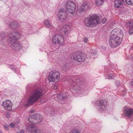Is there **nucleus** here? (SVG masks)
<instances>
[{"instance_id":"nucleus-1","label":"nucleus","mask_w":133,"mask_h":133,"mask_svg":"<svg viewBox=\"0 0 133 133\" xmlns=\"http://www.w3.org/2000/svg\"><path fill=\"white\" fill-rule=\"evenodd\" d=\"M109 45L112 48L119 46L122 41L123 33L122 30L119 28L114 29L110 33Z\"/></svg>"},{"instance_id":"nucleus-2","label":"nucleus","mask_w":133,"mask_h":133,"mask_svg":"<svg viewBox=\"0 0 133 133\" xmlns=\"http://www.w3.org/2000/svg\"><path fill=\"white\" fill-rule=\"evenodd\" d=\"M8 39L6 41L7 44L12 48L19 50L22 48L21 44L16 41L21 36L20 34L16 31L10 32L8 34Z\"/></svg>"},{"instance_id":"nucleus-3","label":"nucleus","mask_w":133,"mask_h":133,"mask_svg":"<svg viewBox=\"0 0 133 133\" xmlns=\"http://www.w3.org/2000/svg\"><path fill=\"white\" fill-rule=\"evenodd\" d=\"M43 95L42 90L41 89H36L32 93L25 104V106H28L34 103L38 99H39Z\"/></svg>"},{"instance_id":"nucleus-4","label":"nucleus","mask_w":133,"mask_h":133,"mask_svg":"<svg viewBox=\"0 0 133 133\" xmlns=\"http://www.w3.org/2000/svg\"><path fill=\"white\" fill-rule=\"evenodd\" d=\"M101 22L99 17L97 16H94L90 18H86L84 23L87 26L92 27L98 25Z\"/></svg>"},{"instance_id":"nucleus-5","label":"nucleus","mask_w":133,"mask_h":133,"mask_svg":"<svg viewBox=\"0 0 133 133\" xmlns=\"http://www.w3.org/2000/svg\"><path fill=\"white\" fill-rule=\"evenodd\" d=\"M76 7V4L74 2L69 1L66 3V11L70 14L73 15L75 14Z\"/></svg>"},{"instance_id":"nucleus-6","label":"nucleus","mask_w":133,"mask_h":133,"mask_svg":"<svg viewBox=\"0 0 133 133\" xmlns=\"http://www.w3.org/2000/svg\"><path fill=\"white\" fill-rule=\"evenodd\" d=\"M42 120V116L38 114H35L30 116L28 118L29 122L32 124H37Z\"/></svg>"},{"instance_id":"nucleus-7","label":"nucleus","mask_w":133,"mask_h":133,"mask_svg":"<svg viewBox=\"0 0 133 133\" xmlns=\"http://www.w3.org/2000/svg\"><path fill=\"white\" fill-rule=\"evenodd\" d=\"M60 78V74L57 72H51L48 77V79L49 82H57Z\"/></svg>"},{"instance_id":"nucleus-8","label":"nucleus","mask_w":133,"mask_h":133,"mask_svg":"<svg viewBox=\"0 0 133 133\" xmlns=\"http://www.w3.org/2000/svg\"><path fill=\"white\" fill-rule=\"evenodd\" d=\"M52 43L55 45L58 44L62 45L64 43L63 37L60 35H57L54 36L52 38Z\"/></svg>"},{"instance_id":"nucleus-9","label":"nucleus","mask_w":133,"mask_h":133,"mask_svg":"<svg viewBox=\"0 0 133 133\" xmlns=\"http://www.w3.org/2000/svg\"><path fill=\"white\" fill-rule=\"evenodd\" d=\"M64 10V9H61L59 10L57 14L58 20L61 22H65L67 19V15Z\"/></svg>"},{"instance_id":"nucleus-10","label":"nucleus","mask_w":133,"mask_h":133,"mask_svg":"<svg viewBox=\"0 0 133 133\" xmlns=\"http://www.w3.org/2000/svg\"><path fill=\"white\" fill-rule=\"evenodd\" d=\"M74 59L79 62H83L86 58V56L85 54L79 52H76L73 55Z\"/></svg>"},{"instance_id":"nucleus-11","label":"nucleus","mask_w":133,"mask_h":133,"mask_svg":"<svg viewBox=\"0 0 133 133\" xmlns=\"http://www.w3.org/2000/svg\"><path fill=\"white\" fill-rule=\"evenodd\" d=\"M1 105L4 109L6 110L10 111L12 110V103L9 100H6L3 101Z\"/></svg>"},{"instance_id":"nucleus-12","label":"nucleus","mask_w":133,"mask_h":133,"mask_svg":"<svg viewBox=\"0 0 133 133\" xmlns=\"http://www.w3.org/2000/svg\"><path fill=\"white\" fill-rule=\"evenodd\" d=\"M123 115L127 116L129 118H130L133 115V109L131 108L124 107L123 109Z\"/></svg>"},{"instance_id":"nucleus-13","label":"nucleus","mask_w":133,"mask_h":133,"mask_svg":"<svg viewBox=\"0 0 133 133\" xmlns=\"http://www.w3.org/2000/svg\"><path fill=\"white\" fill-rule=\"evenodd\" d=\"M34 127L35 126L33 125H29L26 126V129L28 132H32V133H45L39 129L35 130L34 129Z\"/></svg>"},{"instance_id":"nucleus-14","label":"nucleus","mask_w":133,"mask_h":133,"mask_svg":"<svg viewBox=\"0 0 133 133\" xmlns=\"http://www.w3.org/2000/svg\"><path fill=\"white\" fill-rule=\"evenodd\" d=\"M107 103L104 100H100L98 102V108L100 111H103L106 107Z\"/></svg>"},{"instance_id":"nucleus-15","label":"nucleus","mask_w":133,"mask_h":133,"mask_svg":"<svg viewBox=\"0 0 133 133\" xmlns=\"http://www.w3.org/2000/svg\"><path fill=\"white\" fill-rule=\"evenodd\" d=\"M124 2V0H115L114 6L116 8H120L123 5Z\"/></svg>"},{"instance_id":"nucleus-16","label":"nucleus","mask_w":133,"mask_h":133,"mask_svg":"<svg viewBox=\"0 0 133 133\" xmlns=\"http://www.w3.org/2000/svg\"><path fill=\"white\" fill-rule=\"evenodd\" d=\"M70 28L69 25H65L61 28L60 31L62 33L63 32L65 34H67L68 33V31Z\"/></svg>"},{"instance_id":"nucleus-17","label":"nucleus","mask_w":133,"mask_h":133,"mask_svg":"<svg viewBox=\"0 0 133 133\" xmlns=\"http://www.w3.org/2000/svg\"><path fill=\"white\" fill-rule=\"evenodd\" d=\"M44 24L45 26L47 28H54V27L52 25L51 21L50 19H45L44 22Z\"/></svg>"},{"instance_id":"nucleus-18","label":"nucleus","mask_w":133,"mask_h":133,"mask_svg":"<svg viewBox=\"0 0 133 133\" xmlns=\"http://www.w3.org/2000/svg\"><path fill=\"white\" fill-rule=\"evenodd\" d=\"M19 25L18 23L15 21H12L9 24L10 27L12 29H15L18 27Z\"/></svg>"},{"instance_id":"nucleus-19","label":"nucleus","mask_w":133,"mask_h":133,"mask_svg":"<svg viewBox=\"0 0 133 133\" xmlns=\"http://www.w3.org/2000/svg\"><path fill=\"white\" fill-rule=\"evenodd\" d=\"M81 6L85 11L88 10L90 9L89 5L87 2H83L81 5Z\"/></svg>"},{"instance_id":"nucleus-20","label":"nucleus","mask_w":133,"mask_h":133,"mask_svg":"<svg viewBox=\"0 0 133 133\" xmlns=\"http://www.w3.org/2000/svg\"><path fill=\"white\" fill-rule=\"evenodd\" d=\"M72 82V80H71V81H70V82H69V84L70 85L69 86V87L71 90V92L73 91V90H75V87H76L75 86V83L73 82Z\"/></svg>"},{"instance_id":"nucleus-21","label":"nucleus","mask_w":133,"mask_h":133,"mask_svg":"<svg viewBox=\"0 0 133 133\" xmlns=\"http://www.w3.org/2000/svg\"><path fill=\"white\" fill-rule=\"evenodd\" d=\"M104 2V0H95V3L97 6H99L102 5Z\"/></svg>"},{"instance_id":"nucleus-22","label":"nucleus","mask_w":133,"mask_h":133,"mask_svg":"<svg viewBox=\"0 0 133 133\" xmlns=\"http://www.w3.org/2000/svg\"><path fill=\"white\" fill-rule=\"evenodd\" d=\"M115 76V74H114V75H113L111 73H109L107 75L106 77L108 79H111L113 78Z\"/></svg>"},{"instance_id":"nucleus-23","label":"nucleus","mask_w":133,"mask_h":133,"mask_svg":"<svg viewBox=\"0 0 133 133\" xmlns=\"http://www.w3.org/2000/svg\"><path fill=\"white\" fill-rule=\"evenodd\" d=\"M85 11L83 9V8L82 7L81 5L77 9V12L79 14H81L83 11Z\"/></svg>"},{"instance_id":"nucleus-24","label":"nucleus","mask_w":133,"mask_h":133,"mask_svg":"<svg viewBox=\"0 0 133 133\" xmlns=\"http://www.w3.org/2000/svg\"><path fill=\"white\" fill-rule=\"evenodd\" d=\"M65 98V95L64 94H63L60 95H58L57 96V99L58 100L60 101L61 100Z\"/></svg>"},{"instance_id":"nucleus-25","label":"nucleus","mask_w":133,"mask_h":133,"mask_svg":"<svg viewBox=\"0 0 133 133\" xmlns=\"http://www.w3.org/2000/svg\"><path fill=\"white\" fill-rule=\"evenodd\" d=\"M126 25L129 28H133V21H131L126 23Z\"/></svg>"},{"instance_id":"nucleus-26","label":"nucleus","mask_w":133,"mask_h":133,"mask_svg":"<svg viewBox=\"0 0 133 133\" xmlns=\"http://www.w3.org/2000/svg\"><path fill=\"white\" fill-rule=\"evenodd\" d=\"M70 133H81V132L77 129H74L71 131Z\"/></svg>"},{"instance_id":"nucleus-27","label":"nucleus","mask_w":133,"mask_h":133,"mask_svg":"<svg viewBox=\"0 0 133 133\" xmlns=\"http://www.w3.org/2000/svg\"><path fill=\"white\" fill-rule=\"evenodd\" d=\"M97 53V51L95 49H91L90 50V54L92 55H95Z\"/></svg>"},{"instance_id":"nucleus-28","label":"nucleus","mask_w":133,"mask_h":133,"mask_svg":"<svg viewBox=\"0 0 133 133\" xmlns=\"http://www.w3.org/2000/svg\"><path fill=\"white\" fill-rule=\"evenodd\" d=\"M126 3L128 4L131 5L133 4V0H125Z\"/></svg>"},{"instance_id":"nucleus-29","label":"nucleus","mask_w":133,"mask_h":133,"mask_svg":"<svg viewBox=\"0 0 133 133\" xmlns=\"http://www.w3.org/2000/svg\"><path fill=\"white\" fill-rule=\"evenodd\" d=\"M129 32L130 34L133 33V28H130Z\"/></svg>"},{"instance_id":"nucleus-30","label":"nucleus","mask_w":133,"mask_h":133,"mask_svg":"<svg viewBox=\"0 0 133 133\" xmlns=\"http://www.w3.org/2000/svg\"><path fill=\"white\" fill-rule=\"evenodd\" d=\"M9 125L7 124L3 126L4 129L7 130L9 129Z\"/></svg>"},{"instance_id":"nucleus-31","label":"nucleus","mask_w":133,"mask_h":133,"mask_svg":"<svg viewBox=\"0 0 133 133\" xmlns=\"http://www.w3.org/2000/svg\"><path fill=\"white\" fill-rule=\"evenodd\" d=\"M83 41L84 43H87L88 41V39L87 38H85L83 39Z\"/></svg>"},{"instance_id":"nucleus-32","label":"nucleus","mask_w":133,"mask_h":133,"mask_svg":"<svg viewBox=\"0 0 133 133\" xmlns=\"http://www.w3.org/2000/svg\"><path fill=\"white\" fill-rule=\"evenodd\" d=\"M107 21V19L106 18H104L102 21V22L103 24H104Z\"/></svg>"},{"instance_id":"nucleus-33","label":"nucleus","mask_w":133,"mask_h":133,"mask_svg":"<svg viewBox=\"0 0 133 133\" xmlns=\"http://www.w3.org/2000/svg\"><path fill=\"white\" fill-rule=\"evenodd\" d=\"M115 85H117V86H118V85H119L120 84V82L119 81H116V82H115Z\"/></svg>"},{"instance_id":"nucleus-34","label":"nucleus","mask_w":133,"mask_h":133,"mask_svg":"<svg viewBox=\"0 0 133 133\" xmlns=\"http://www.w3.org/2000/svg\"><path fill=\"white\" fill-rule=\"evenodd\" d=\"M5 116L6 118H9L10 117V114L9 113H6Z\"/></svg>"},{"instance_id":"nucleus-35","label":"nucleus","mask_w":133,"mask_h":133,"mask_svg":"<svg viewBox=\"0 0 133 133\" xmlns=\"http://www.w3.org/2000/svg\"><path fill=\"white\" fill-rule=\"evenodd\" d=\"M10 127L13 128L15 127L14 124L13 123H11L10 124Z\"/></svg>"},{"instance_id":"nucleus-36","label":"nucleus","mask_w":133,"mask_h":133,"mask_svg":"<svg viewBox=\"0 0 133 133\" xmlns=\"http://www.w3.org/2000/svg\"><path fill=\"white\" fill-rule=\"evenodd\" d=\"M10 68L12 70H14L15 69H14V68L13 65H11L10 66Z\"/></svg>"},{"instance_id":"nucleus-37","label":"nucleus","mask_w":133,"mask_h":133,"mask_svg":"<svg viewBox=\"0 0 133 133\" xmlns=\"http://www.w3.org/2000/svg\"><path fill=\"white\" fill-rule=\"evenodd\" d=\"M20 133H24V131L23 130H20Z\"/></svg>"},{"instance_id":"nucleus-38","label":"nucleus","mask_w":133,"mask_h":133,"mask_svg":"<svg viewBox=\"0 0 133 133\" xmlns=\"http://www.w3.org/2000/svg\"><path fill=\"white\" fill-rule=\"evenodd\" d=\"M54 88L55 89H56L57 88V87L56 86H54Z\"/></svg>"},{"instance_id":"nucleus-39","label":"nucleus","mask_w":133,"mask_h":133,"mask_svg":"<svg viewBox=\"0 0 133 133\" xmlns=\"http://www.w3.org/2000/svg\"><path fill=\"white\" fill-rule=\"evenodd\" d=\"M131 84L133 86V79L131 81Z\"/></svg>"},{"instance_id":"nucleus-40","label":"nucleus","mask_w":133,"mask_h":133,"mask_svg":"<svg viewBox=\"0 0 133 133\" xmlns=\"http://www.w3.org/2000/svg\"><path fill=\"white\" fill-rule=\"evenodd\" d=\"M0 133H2V132H1V131L0 130Z\"/></svg>"},{"instance_id":"nucleus-41","label":"nucleus","mask_w":133,"mask_h":133,"mask_svg":"<svg viewBox=\"0 0 133 133\" xmlns=\"http://www.w3.org/2000/svg\"><path fill=\"white\" fill-rule=\"evenodd\" d=\"M17 133H19V132H17Z\"/></svg>"}]
</instances>
